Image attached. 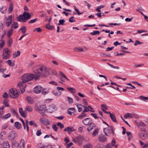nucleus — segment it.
<instances>
[{"label":"nucleus","instance_id":"nucleus-6","mask_svg":"<svg viewBox=\"0 0 148 148\" xmlns=\"http://www.w3.org/2000/svg\"><path fill=\"white\" fill-rule=\"evenodd\" d=\"M10 51L9 50L8 48H6L4 49L2 58L3 59H7L10 58Z\"/></svg>","mask_w":148,"mask_h":148},{"label":"nucleus","instance_id":"nucleus-56","mask_svg":"<svg viewBox=\"0 0 148 148\" xmlns=\"http://www.w3.org/2000/svg\"><path fill=\"white\" fill-rule=\"evenodd\" d=\"M143 44V43L141 42L138 40H136L135 41L134 43V45L136 46L138 45H142Z\"/></svg>","mask_w":148,"mask_h":148},{"label":"nucleus","instance_id":"nucleus-63","mask_svg":"<svg viewBox=\"0 0 148 148\" xmlns=\"http://www.w3.org/2000/svg\"><path fill=\"white\" fill-rule=\"evenodd\" d=\"M91 115L95 119H98V117L97 116V114L94 113H91Z\"/></svg>","mask_w":148,"mask_h":148},{"label":"nucleus","instance_id":"nucleus-23","mask_svg":"<svg viewBox=\"0 0 148 148\" xmlns=\"http://www.w3.org/2000/svg\"><path fill=\"white\" fill-rule=\"evenodd\" d=\"M55 106H50L47 110L50 113L52 112H53L55 110Z\"/></svg>","mask_w":148,"mask_h":148},{"label":"nucleus","instance_id":"nucleus-38","mask_svg":"<svg viewBox=\"0 0 148 148\" xmlns=\"http://www.w3.org/2000/svg\"><path fill=\"white\" fill-rule=\"evenodd\" d=\"M5 62L7 63L10 66H14V63L12 62L10 60H7Z\"/></svg>","mask_w":148,"mask_h":148},{"label":"nucleus","instance_id":"nucleus-17","mask_svg":"<svg viewBox=\"0 0 148 148\" xmlns=\"http://www.w3.org/2000/svg\"><path fill=\"white\" fill-rule=\"evenodd\" d=\"M26 99L28 103L32 104L34 103V101L33 98L31 96H28L27 97Z\"/></svg>","mask_w":148,"mask_h":148},{"label":"nucleus","instance_id":"nucleus-59","mask_svg":"<svg viewBox=\"0 0 148 148\" xmlns=\"http://www.w3.org/2000/svg\"><path fill=\"white\" fill-rule=\"evenodd\" d=\"M12 38H10L9 40L8 41V46L9 47H10L11 46V44L12 42Z\"/></svg>","mask_w":148,"mask_h":148},{"label":"nucleus","instance_id":"nucleus-31","mask_svg":"<svg viewBox=\"0 0 148 148\" xmlns=\"http://www.w3.org/2000/svg\"><path fill=\"white\" fill-rule=\"evenodd\" d=\"M124 117L125 119L128 118H133V114L127 113L125 115Z\"/></svg>","mask_w":148,"mask_h":148},{"label":"nucleus","instance_id":"nucleus-48","mask_svg":"<svg viewBox=\"0 0 148 148\" xmlns=\"http://www.w3.org/2000/svg\"><path fill=\"white\" fill-rule=\"evenodd\" d=\"M3 103L5 105V107H8L9 105L8 103V102L7 99H4L3 101Z\"/></svg>","mask_w":148,"mask_h":148},{"label":"nucleus","instance_id":"nucleus-28","mask_svg":"<svg viewBox=\"0 0 148 148\" xmlns=\"http://www.w3.org/2000/svg\"><path fill=\"white\" fill-rule=\"evenodd\" d=\"M14 125L16 128L18 129H20L21 127V123L18 122H16L14 123Z\"/></svg>","mask_w":148,"mask_h":148},{"label":"nucleus","instance_id":"nucleus-11","mask_svg":"<svg viewBox=\"0 0 148 148\" xmlns=\"http://www.w3.org/2000/svg\"><path fill=\"white\" fill-rule=\"evenodd\" d=\"M22 82H19L17 85L18 87L19 88H20V91H19V93L21 94L23 93L25 91V87H24V88L22 87V85H23Z\"/></svg>","mask_w":148,"mask_h":148},{"label":"nucleus","instance_id":"nucleus-34","mask_svg":"<svg viewBox=\"0 0 148 148\" xmlns=\"http://www.w3.org/2000/svg\"><path fill=\"white\" fill-rule=\"evenodd\" d=\"M75 111V109L74 108H69L68 110V112L70 115H72V114H73Z\"/></svg>","mask_w":148,"mask_h":148},{"label":"nucleus","instance_id":"nucleus-64","mask_svg":"<svg viewBox=\"0 0 148 148\" xmlns=\"http://www.w3.org/2000/svg\"><path fill=\"white\" fill-rule=\"evenodd\" d=\"M42 134L41 130H38L36 133V134L37 136H39Z\"/></svg>","mask_w":148,"mask_h":148},{"label":"nucleus","instance_id":"nucleus-44","mask_svg":"<svg viewBox=\"0 0 148 148\" xmlns=\"http://www.w3.org/2000/svg\"><path fill=\"white\" fill-rule=\"evenodd\" d=\"M11 111L12 112L13 114L15 116H17L18 115V113L16 111V110L15 109L12 108L10 109Z\"/></svg>","mask_w":148,"mask_h":148},{"label":"nucleus","instance_id":"nucleus-47","mask_svg":"<svg viewBox=\"0 0 148 148\" xmlns=\"http://www.w3.org/2000/svg\"><path fill=\"white\" fill-rule=\"evenodd\" d=\"M65 21L64 19L60 20L59 21V23L58 25H64V23L65 22Z\"/></svg>","mask_w":148,"mask_h":148},{"label":"nucleus","instance_id":"nucleus-45","mask_svg":"<svg viewBox=\"0 0 148 148\" xmlns=\"http://www.w3.org/2000/svg\"><path fill=\"white\" fill-rule=\"evenodd\" d=\"M77 107L78 109V111L79 112H81L82 110V105L81 104H77Z\"/></svg>","mask_w":148,"mask_h":148},{"label":"nucleus","instance_id":"nucleus-29","mask_svg":"<svg viewBox=\"0 0 148 148\" xmlns=\"http://www.w3.org/2000/svg\"><path fill=\"white\" fill-rule=\"evenodd\" d=\"M18 27V23L17 22H14L11 25V29H13V28L15 29L17 28Z\"/></svg>","mask_w":148,"mask_h":148},{"label":"nucleus","instance_id":"nucleus-9","mask_svg":"<svg viewBox=\"0 0 148 148\" xmlns=\"http://www.w3.org/2000/svg\"><path fill=\"white\" fill-rule=\"evenodd\" d=\"M42 87L40 86H36L33 89V92L36 94H39L41 92Z\"/></svg>","mask_w":148,"mask_h":148},{"label":"nucleus","instance_id":"nucleus-51","mask_svg":"<svg viewBox=\"0 0 148 148\" xmlns=\"http://www.w3.org/2000/svg\"><path fill=\"white\" fill-rule=\"evenodd\" d=\"M139 97L141 100L143 101H144L143 99H144L148 100V97H145L143 96H140Z\"/></svg>","mask_w":148,"mask_h":148},{"label":"nucleus","instance_id":"nucleus-16","mask_svg":"<svg viewBox=\"0 0 148 148\" xmlns=\"http://www.w3.org/2000/svg\"><path fill=\"white\" fill-rule=\"evenodd\" d=\"M88 125L89 126H88L87 128V130L89 132H90L94 128V127H95V124L92 123Z\"/></svg>","mask_w":148,"mask_h":148},{"label":"nucleus","instance_id":"nucleus-22","mask_svg":"<svg viewBox=\"0 0 148 148\" xmlns=\"http://www.w3.org/2000/svg\"><path fill=\"white\" fill-rule=\"evenodd\" d=\"M49 89L47 88H42V89L41 91L43 95H45L49 92Z\"/></svg>","mask_w":148,"mask_h":148},{"label":"nucleus","instance_id":"nucleus-3","mask_svg":"<svg viewBox=\"0 0 148 148\" xmlns=\"http://www.w3.org/2000/svg\"><path fill=\"white\" fill-rule=\"evenodd\" d=\"M35 79L34 74H25L23 75L21 77L23 83H24Z\"/></svg>","mask_w":148,"mask_h":148},{"label":"nucleus","instance_id":"nucleus-21","mask_svg":"<svg viewBox=\"0 0 148 148\" xmlns=\"http://www.w3.org/2000/svg\"><path fill=\"white\" fill-rule=\"evenodd\" d=\"M77 140L78 143L82 144L84 140V138L81 136H79L77 137Z\"/></svg>","mask_w":148,"mask_h":148},{"label":"nucleus","instance_id":"nucleus-36","mask_svg":"<svg viewBox=\"0 0 148 148\" xmlns=\"http://www.w3.org/2000/svg\"><path fill=\"white\" fill-rule=\"evenodd\" d=\"M13 4L12 3H11L9 7L8 10V12L9 13H10L12 12L13 10Z\"/></svg>","mask_w":148,"mask_h":148},{"label":"nucleus","instance_id":"nucleus-2","mask_svg":"<svg viewBox=\"0 0 148 148\" xmlns=\"http://www.w3.org/2000/svg\"><path fill=\"white\" fill-rule=\"evenodd\" d=\"M30 13L27 12H24L22 14L20 15L17 17V20L20 22L25 23L31 17Z\"/></svg>","mask_w":148,"mask_h":148},{"label":"nucleus","instance_id":"nucleus-30","mask_svg":"<svg viewBox=\"0 0 148 148\" xmlns=\"http://www.w3.org/2000/svg\"><path fill=\"white\" fill-rule=\"evenodd\" d=\"M33 109L30 106H27L26 107L25 109V111H27L29 112H32V111Z\"/></svg>","mask_w":148,"mask_h":148},{"label":"nucleus","instance_id":"nucleus-53","mask_svg":"<svg viewBox=\"0 0 148 148\" xmlns=\"http://www.w3.org/2000/svg\"><path fill=\"white\" fill-rule=\"evenodd\" d=\"M101 108L102 110V109L105 110H108V108L107 107L105 104H102L101 105Z\"/></svg>","mask_w":148,"mask_h":148},{"label":"nucleus","instance_id":"nucleus-52","mask_svg":"<svg viewBox=\"0 0 148 148\" xmlns=\"http://www.w3.org/2000/svg\"><path fill=\"white\" fill-rule=\"evenodd\" d=\"M36 31L37 32H40L42 31V29L40 27H37L35 29L33 30L34 32Z\"/></svg>","mask_w":148,"mask_h":148},{"label":"nucleus","instance_id":"nucleus-33","mask_svg":"<svg viewBox=\"0 0 148 148\" xmlns=\"http://www.w3.org/2000/svg\"><path fill=\"white\" fill-rule=\"evenodd\" d=\"M110 117L111 118L112 121L114 122H116V120L115 118V114H112L111 113H110Z\"/></svg>","mask_w":148,"mask_h":148},{"label":"nucleus","instance_id":"nucleus-46","mask_svg":"<svg viewBox=\"0 0 148 148\" xmlns=\"http://www.w3.org/2000/svg\"><path fill=\"white\" fill-rule=\"evenodd\" d=\"M99 34L100 32L99 31H95L90 33V34L93 35Z\"/></svg>","mask_w":148,"mask_h":148},{"label":"nucleus","instance_id":"nucleus-41","mask_svg":"<svg viewBox=\"0 0 148 148\" xmlns=\"http://www.w3.org/2000/svg\"><path fill=\"white\" fill-rule=\"evenodd\" d=\"M20 30L21 31L23 34L25 33L26 31L25 27L23 26L20 28Z\"/></svg>","mask_w":148,"mask_h":148},{"label":"nucleus","instance_id":"nucleus-26","mask_svg":"<svg viewBox=\"0 0 148 148\" xmlns=\"http://www.w3.org/2000/svg\"><path fill=\"white\" fill-rule=\"evenodd\" d=\"M20 148H24L25 141L23 139H21L20 142Z\"/></svg>","mask_w":148,"mask_h":148},{"label":"nucleus","instance_id":"nucleus-62","mask_svg":"<svg viewBox=\"0 0 148 148\" xmlns=\"http://www.w3.org/2000/svg\"><path fill=\"white\" fill-rule=\"evenodd\" d=\"M75 10L76 12H77V14L79 15L81 14H82V13L80 12L79 10L76 8H75Z\"/></svg>","mask_w":148,"mask_h":148},{"label":"nucleus","instance_id":"nucleus-10","mask_svg":"<svg viewBox=\"0 0 148 148\" xmlns=\"http://www.w3.org/2000/svg\"><path fill=\"white\" fill-rule=\"evenodd\" d=\"M40 123L44 125H49L50 123L49 120L43 118H41L40 119Z\"/></svg>","mask_w":148,"mask_h":148},{"label":"nucleus","instance_id":"nucleus-18","mask_svg":"<svg viewBox=\"0 0 148 148\" xmlns=\"http://www.w3.org/2000/svg\"><path fill=\"white\" fill-rule=\"evenodd\" d=\"M19 111L21 115L22 116L25 118L26 117V113L23 111V109L21 108H20L19 109Z\"/></svg>","mask_w":148,"mask_h":148},{"label":"nucleus","instance_id":"nucleus-12","mask_svg":"<svg viewBox=\"0 0 148 148\" xmlns=\"http://www.w3.org/2000/svg\"><path fill=\"white\" fill-rule=\"evenodd\" d=\"M82 122L85 125H89L92 123V119L90 118H87L83 120Z\"/></svg>","mask_w":148,"mask_h":148},{"label":"nucleus","instance_id":"nucleus-49","mask_svg":"<svg viewBox=\"0 0 148 148\" xmlns=\"http://www.w3.org/2000/svg\"><path fill=\"white\" fill-rule=\"evenodd\" d=\"M3 146L4 148H9L10 145L9 143L8 142L5 143Z\"/></svg>","mask_w":148,"mask_h":148},{"label":"nucleus","instance_id":"nucleus-24","mask_svg":"<svg viewBox=\"0 0 148 148\" xmlns=\"http://www.w3.org/2000/svg\"><path fill=\"white\" fill-rule=\"evenodd\" d=\"M44 108L45 106H37V109L38 110L39 112L40 113H42V111L44 110Z\"/></svg>","mask_w":148,"mask_h":148},{"label":"nucleus","instance_id":"nucleus-5","mask_svg":"<svg viewBox=\"0 0 148 148\" xmlns=\"http://www.w3.org/2000/svg\"><path fill=\"white\" fill-rule=\"evenodd\" d=\"M10 96L12 98H16L18 96V93L17 90L14 88L10 89L9 92Z\"/></svg>","mask_w":148,"mask_h":148},{"label":"nucleus","instance_id":"nucleus-37","mask_svg":"<svg viewBox=\"0 0 148 148\" xmlns=\"http://www.w3.org/2000/svg\"><path fill=\"white\" fill-rule=\"evenodd\" d=\"M52 93L56 96H59L61 94V92L59 91L54 90L52 92Z\"/></svg>","mask_w":148,"mask_h":148},{"label":"nucleus","instance_id":"nucleus-4","mask_svg":"<svg viewBox=\"0 0 148 148\" xmlns=\"http://www.w3.org/2000/svg\"><path fill=\"white\" fill-rule=\"evenodd\" d=\"M110 127H111L110 130L108 127L104 128L103 129V131L106 135L108 136H110L111 133H112L113 135H114L115 134L114 130L113 127L112 126H110Z\"/></svg>","mask_w":148,"mask_h":148},{"label":"nucleus","instance_id":"nucleus-57","mask_svg":"<svg viewBox=\"0 0 148 148\" xmlns=\"http://www.w3.org/2000/svg\"><path fill=\"white\" fill-rule=\"evenodd\" d=\"M72 129V128L70 127H67V132L68 133H70L71 132L73 131V130Z\"/></svg>","mask_w":148,"mask_h":148},{"label":"nucleus","instance_id":"nucleus-55","mask_svg":"<svg viewBox=\"0 0 148 148\" xmlns=\"http://www.w3.org/2000/svg\"><path fill=\"white\" fill-rule=\"evenodd\" d=\"M38 20V19L36 18H35L34 19L31 20L28 22L29 23H32L36 22Z\"/></svg>","mask_w":148,"mask_h":148},{"label":"nucleus","instance_id":"nucleus-40","mask_svg":"<svg viewBox=\"0 0 148 148\" xmlns=\"http://www.w3.org/2000/svg\"><path fill=\"white\" fill-rule=\"evenodd\" d=\"M68 103L69 104H72L73 103V99L70 97H67Z\"/></svg>","mask_w":148,"mask_h":148},{"label":"nucleus","instance_id":"nucleus-7","mask_svg":"<svg viewBox=\"0 0 148 148\" xmlns=\"http://www.w3.org/2000/svg\"><path fill=\"white\" fill-rule=\"evenodd\" d=\"M17 136V134L15 131H12L9 134L8 138L9 140L12 141L14 140Z\"/></svg>","mask_w":148,"mask_h":148},{"label":"nucleus","instance_id":"nucleus-50","mask_svg":"<svg viewBox=\"0 0 148 148\" xmlns=\"http://www.w3.org/2000/svg\"><path fill=\"white\" fill-rule=\"evenodd\" d=\"M67 89L72 92L75 93L74 91H75V90L73 88L71 87H68L67 88Z\"/></svg>","mask_w":148,"mask_h":148},{"label":"nucleus","instance_id":"nucleus-15","mask_svg":"<svg viewBox=\"0 0 148 148\" xmlns=\"http://www.w3.org/2000/svg\"><path fill=\"white\" fill-rule=\"evenodd\" d=\"M92 108L90 106H89L88 107H86V108L83 111L82 113V114H84V112H87L89 111L93 112L94 111H92Z\"/></svg>","mask_w":148,"mask_h":148},{"label":"nucleus","instance_id":"nucleus-8","mask_svg":"<svg viewBox=\"0 0 148 148\" xmlns=\"http://www.w3.org/2000/svg\"><path fill=\"white\" fill-rule=\"evenodd\" d=\"M147 133L145 131H141L139 133L140 138L143 140H145L147 137Z\"/></svg>","mask_w":148,"mask_h":148},{"label":"nucleus","instance_id":"nucleus-43","mask_svg":"<svg viewBox=\"0 0 148 148\" xmlns=\"http://www.w3.org/2000/svg\"><path fill=\"white\" fill-rule=\"evenodd\" d=\"M86 116V114H82L80 115L77 117V118L80 119H82L85 117Z\"/></svg>","mask_w":148,"mask_h":148},{"label":"nucleus","instance_id":"nucleus-13","mask_svg":"<svg viewBox=\"0 0 148 148\" xmlns=\"http://www.w3.org/2000/svg\"><path fill=\"white\" fill-rule=\"evenodd\" d=\"M12 16L10 15L8 16V18L5 21V24L7 27H9L11 24L12 22Z\"/></svg>","mask_w":148,"mask_h":148},{"label":"nucleus","instance_id":"nucleus-19","mask_svg":"<svg viewBox=\"0 0 148 148\" xmlns=\"http://www.w3.org/2000/svg\"><path fill=\"white\" fill-rule=\"evenodd\" d=\"M135 122L137 126L138 127H140L141 126H145V123L142 121H140L138 122L136 121H135Z\"/></svg>","mask_w":148,"mask_h":148},{"label":"nucleus","instance_id":"nucleus-20","mask_svg":"<svg viewBox=\"0 0 148 148\" xmlns=\"http://www.w3.org/2000/svg\"><path fill=\"white\" fill-rule=\"evenodd\" d=\"M21 52L19 51L18 50L17 51H15L13 55V58H15L20 56Z\"/></svg>","mask_w":148,"mask_h":148},{"label":"nucleus","instance_id":"nucleus-32","mask_svg":"<svg viewBox=\"0 0 148 148\" xmlns=\"http://www.w3.org/2000/svg\"><path fill=\"white\" fill-rule=\"evenodd\" d=\"M11 114L10 113H8L7 114L2 116V119L3 120H5L11 116Z\"/></svg>","mask_w":148,"mask_h":148},{"label":"nucleus","instance_id":"nucleus-25","mask_svg":"<svg viewBox=\"0 0 148 148\" xmlns=\"http://www.w3.org/2000/svg\"><path fill=\"white\" fill-rule=\"evenodd\" d=\"M74 50L76 52H81L84 51V49L81 47H75L74 49Z\"/></svg>","mask_w":148,"mask_h":148},{"label":"nucleus","instance_id":"nucleus-1","mask_svg":"<svg viewBox=\"0 0 148 148\" xmlns=\"http://www.w3.org/2000/svg\"><path fill=\"white\" fill-rule=\"evenodd\" d=\"M35 80L40 79L41 77H47L49 74L48 70L44 65L39 66L38 69L34 71Z\"/></svg>","mask_w":148,"mask_h":148},{"label":"nucleus","instance_id":"nucleus-35","mask_svg":"<svg viewBox=\"0 0 148 148\" xmlns=\"http://www.w3.org/2000/svg\"><path fill=\"white\" fill-rule=\"evenodd\" d=\"M99 130L98 128L95 129L92 134L93 136H94L97 135L98 134Z\"/></svg>","mask_w":148,"mask_h":148},{"label":"nucleus","instance_id":"nucleus-61","mask_svg":"<svg viewBox=\"0 0 148 148\" xmlns=\"http://www.w3.org/2000/svg\"><path fill=\"white\" fill-rule=\"evenodd\" d=\"M8 97V95L7 93L6 92H4L3 95V98H5L6 99H7V98Z\"/></svg>","mask_w":148,"mask_h":148},{"label":"nucleus","instance_id":"nucleus-60","mask_svg":"<svg viewBox=\"0 0 148 148\" xmlns=\"http://www.w3.org/2000/svg\"><path fill=\"white\" fill-rule=\"evenodd\" d=\"M74 16H72L69 19V21L71 23H72L73 22H75L76 21L74 20H73V19L74 18Z\"/></svg>","mask_w":148,"mask_h":148},{"label":"nucleus","instance_id":"nucleus-58","mask_svg":"<svg viewBox=\"0 0 148 148\" xmlns=\"http://www.w3.org/2000/svg\"><path fill=\"white\" fill-rule=\"evenodd\" d=\"M57 125L58 126H60L61 129H62L64 127V125L62 124L61 122H58L57 123Z\"/></svg>","mask_w":148,"mask_h":148},{"label":"nucleus","instance_id":"nucleus-42","mask_svg":"<svg viewBox=\"0 0 148 148\" xmlns=\"http://www.w3.org/2000/svg\"><path fill=\"white\" fill-rule=\"evenodd\" d=\"M13 30V29H11L8 32L7 35L8 37H10L12 35Z\"/></svg>","mask_w":148,"mask_h":148},{"label":"nucleus","instance_id":"nucleus-14","mask_svg":"<svg viewBox=\"0 0 148 148\" xmlns=\"http://www.w3.org/2000/svg\"><path fill=\"white\" fill-rule=\"evenodd\" d=\"M98 139L100 142H105L107 140L106 137L103 134H101L98 137Z\"/></svg>","mask_w":148,"mask_h":148},{"label":"nucleus","instance_id":"nucleus-54","mask_svg":"<svg viewBox=\"0 0 148 148\" xmlns=\"http://www.w3.org/2000/svg\"><path fill=\"white\" fill-rule=\"evenodd\" d=\"M84 148H92V146L91 144H88L84 146Z\"/></svg>","mask_w":148,"mask_h":148},{"label":"nucleus","instance_id":"nucleus-39","mask_svg":"<svg viewBox=\"0 0 148 148\" xmlns=\"http://www.w3.org/2000/svg\"><path fill=\"white\" fill-rule=\"evenodd\" d=\"M45 27L47 29L50 30H53L54 29L53 26L50 25V24H47Z\"/></svg>","mask_w":148,"mask_h":148},{"label":"nucleus","instance_id":"nucleus-27","mask_svg":"<svg viewBox=\"0 0 148 148\" xmlns=\"http://www.w3.org/2000/svg\"><path fill=\"white\" fill-rule=\"evenodd\" d=\"M19 144L16 141H14L12 142V147L13 148H18Z\"/></svg>","mask_w":148,"mask_h":148}]
</instances>
